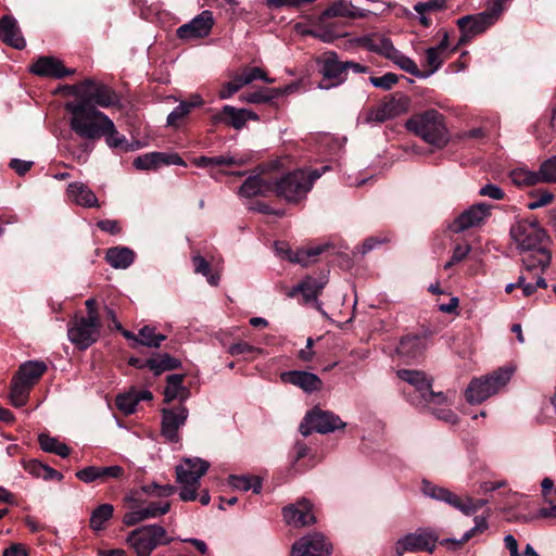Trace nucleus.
<instances>
[{"mask_svg":"<svg viewBox=\"0 0 556 556\" xmlns=\"http://www.w3.org/2000/svg\"><path fill=\"white\" fill-rule=\"evenodd\" d=\"M70 93L78 100L68 102L66 110L72 114L71 127L75 134L85 139H114L116 129L114 123L94 105L101 108L114 106L119 99L109 86L85 79L68 87Z\"/></svg>","mask_w":556,"mask_h":556,"instance_id":"obj_1","label":"nucleus"},{"mask_svg":"<svg viewBox=\"0 0 556 556\" xmlns=\"http://www.w3.org/2000/svg\"><path fill=\"white\" fill-rule=\"evenodd\" d=\"M510 237L516 243L521 262L527 270L548 267L552 254L543 247L544 229L535 219H521L510 227Z\"/></svg>","mask_w":556,"mask_h":556,"instance_id":"obj_2","label":"nucleus"},{"mask_svg":"<svg viewBox=\"0 0 556 556\" xmlns=\"http://www.w3.org/2000/svg\"><path fill=\"white\" fill-rule=\"evenodd\" d=\"M328 169L329 166H323L321 168L291 172L273 184V192L288 202H298L306 197L313 184Z\"/></svg>","mask_w":556,"mask_h":556,"instance_id":"obj_3","label":"nucleus"},{"mask_svg":"<svg viewBox=\"0 0 556 556\" xmlns=\"http://www.w3.org/2000/svg\"><path fill=\"white\" fill-rule=\"evenodd\" d=\"M514 372L511 367H502L490 375L473 378L465 391V397L470 404H480L496 394L510 380Z\"/></svg>","mask_w":556,"mask_h":556,"instance_id":"obj_4","label":"nucleus"},{"mask_svg":"<svg viewBox=\"0 0 556 556\" xmlns=\"http://www.w3.org/2000/svg\"><path fill=\"white\" fill-rule=\"evenodd\" d=\"M397 377L412 388L408 394L414 405H443L447 402L444 393L431 390V380L422 371L401 369L397 371Z\"/></svg>","mask_w":556,"mask_h":556,"instance_id":"obj_5","label":"nucleus"},{"mask_svg":"<svg viewBox=\"0 0 556 556\" xmlns=\"http://www.w3.org/2000/svg\"><path fill=\"white\" fill-rule=\"evenodd\" d=\"M173 541L167 535L164 527L160 525H149L132 530L128 538V544L134 548L137 556H150L160 545H167Z\"/></svg>","mask_w":556,"mask_h":556,"instance_id":"obj_6","label":"nucleus"},{"mask_svg":"<svg viewBox=\"0 0 556 556\" xmlns=\"http://www.w3.org/2000/svg\"><path fill=\"white\" fill-rule=\"evenodd\" d=\"M505 0H493L491 7L485 11L475 14L466 15L457 21V25L462 31L459 43H464L472 37L483 33L488 27L493 25L504 8L503 3Z\"/></svg>","mask_w":556,"mask_h":556,"instance_id":"obj_7","label":"nucleus"},{"mask_svg":"<svg viewBox=\"0 0 556 556\" xmlns=\"http://www.w3.org/2000/svg\"><path fill=\"white\" fill-rule=\"evenodd\" d=\"M405 127L421 139H440L445 131L443 116L437 110L413 115L406 121Z\"/></svg>","mask_w":556,"mask_h":556,"instance_id":"obj_8","label":"nucleus"},{"mask_svg":"<svg viewBox=\"0 0 556 556\" xmlns=\"http://www.w3.org/2000/svg\"><path fill=\"white\" fill-rule=\"evenodd\" d=\"M345 426V422L334 413L315 407L305 415L300 424L299 431L302 435L308 437L313 431L326 434Z\"/></svg>","mask_w":556,"mask_h":556,"instance_id":"obj_9","label":"nucleus"},{"mask_svg":"<svg viewBox=\"0 0 556 556\" xmlns=\"http://www.w3.org/2000/svg\"><path fill=\"white\" fill-rule=\"evenodd\" d=\"M511 180L517 186H534L538 184L556 182V155L543 161L538 170L515 169L510 174Z\"/></svg>","mask_w":556,"mask_h":556,"instance_id":"obj_10","label":"nucleus"},{"mask_svg":"<svg viewBox=\"0 0 556 556\" xmlns=\"http://www.w3.org/2000/svg\"><path fill=\"white\" fill-rule=\"evenodd\" d=\"M408 105L409 99L405 94L394 93L377 106L369 109L365 113L364 122L367 124L386 122L405 113L408 110Z\"/></svg>","mask_w":556,"mask_h":556,"instance_id":"obj_11","label":"nucleus"},{"mask_svg":"<svg viewBox=\"0 0 556 556\" xmlns=\"http://www.w3.org/2000/svg\"><path fill=\"white\" fill-rule=\"evenodd\" d=\"M67 336L70 341L80 350L92 345L100 336V321L85 317H76L68 325Z\"/></svg>","mask_w":556,"mask_h":556,"instance_id":"obj_12","label":"nucleus"},{"mask_svg":"<svg viewBox=\"0 0 556 556\" xmlns=\"http://www.w3.org/2000/svg\"><path fill=\"white\" fill-rule=\"evenodd\" d=\"M438 536L428 530H418L408 533L395 543V554L402 556L404 553L429 552L435 548Z\"/></svg>","mask_w":556,"mask_h":556,"instance_id":"obj_13","label":"nucleus"},{"mask_svg":"<svg viewBox=\"0 0 556 556\" xmlns=\"http://www.w3.org/2000/svg\"><path fill=\"white\" fill-rule=\"evenodd\" d=\"M189 412L184 405L162 409V435L169 442L180 440L178 430L185 425Z\"/></svg>","mask_w":556,"mask_h":556,"instance_id":"obj_14","label":"nucleus"},{"mask_svg":"<svg viewBox=\"0 0 556 556\" xmlns=\"http://www.w3.org/2000/svg\"><path fill=\"white\" fill-rule=\"evenodd\" d=\"M331 544L321 533H312L295 541L291 548V556H328Z\"/></svg>","mask_w":556,"mask_h":556,"instance_id":"obj_15","label":"nucleus"},{"mask_svg":"<svg viewBox=\"0 0 556 556\" xmlns=\"http://www.w3.org/2000/svg\"><path fill=\"white\" fill-rule=\"evenodd\" d=\"M255 79H261L267 84L275 81L274 78H269L260 67H245L240 75L235 76L232 80L222 87L218 96L220 99H229L242 87L250 85Z\"/></svg>","mask_w":556,"mask_h":556,"instance_id":"obj_16","label":"nucleus"},{"mask_svg":"<svg viewBox=\"0 0 556 556\" xmlns=\"http://www.w3.org/2000/svg\"><path fill=\"white\" fill-rule=\"evenodd\" d=\"M214 25V18L211 11H203L189 23L178 27L177 36L180 39L189 40L206 37Z\"/></svg>","mask_w":556,"mask_h":556,"instance_id":"obj_17","label":"nucleus"},{"mask_svg":"<svg viewBox=\"0 0 556 556\" xmlns=\"http://www.w3.org/2000/svg\"><path fill=\"white\" fill-rule=\"evenodd\" d=\"M323 74L325 79H333L332 84L320 83V88L329 89L342 84L348 76L345 61H341L336 52H326L323 59Z\"/></svg>","mask_w":556,"mask_h":556,"instance_id":"obj_18","label":"nucleus"},{"mask_svg":"<svg viewBox=\"0 0 556 556\" xmlns=\"http://www.w3.org/2000/svg\"><path fill=\"white\" fill-rule=\"evenodd\" d=\"M309 501L303 498L289 507L283 508V518L293 527H305L316 522Z\"/></svg>","mask_w":556,"mask_h":556,"instance_id":"obj_19","label":"nucleus"},{"mask_svg":"<svg viewBox=\"0 0 556 556\" xmlns=\"http://www.w3.org/2000/svg\"><path fill=\"white\" fill-rule=\"evenodd\" d=\"M170 509L169 502H151L146 507L135 509L126 513L123 517V522L128 526H135L147 519L157 518L167 514Z\"/></svg>","mask_w":556,"mask_h":556,"instance_id":"obj_20","label":"nucleus"},{"mask_svg":"<svg viewBox=\"0 0 556 556\" xmlns=\"http://www.w3.org/2000/svg\"><path fill=\"white\" fill-rule=\"evenodd\" d=\"M427 349V339L424 336L408 334L400 340L396 354L403 362L418 361Z\"/></svg>","mask_w":556,"mask_h":556,"instance_id":"obj_21","label":"nucleus"},{"mask_svg":"<svg viewBox=\"0 0 556 556\" xmlns=\"http://www.w3.org/2000/svg\"><path fill=\"white\" fill-rule=\"evenodd\" d=\"M210 465L201 458H186L176 467V479L178 483H199L200 478L205 475Z\"/></svg>","mask_w":556,"mask_h":556,"instance_id":"obj_22","label":"nucleus"},{"mask_svg":"<svg viewBox=\"0 0 556 556\" xmlns=\"http://www.w3.org/2000/svg\"><path fill=\"white\" fill-rule=\"evenodd\" d=\"M448 35L444 33L443 38L435 47H430L425 52L424 66L427 68L420 71V78H428L433 75L443 64L448 49Z\"/></svg>","mask_w":556,"mask_h":556,"instance_id":"obj_23","label":"nucleus"},{"mask_svg":"<svg viewBox=\"0 0 556 556\" xmlns=\"http://www.w3.org/2000/svg\"><path fill=\"white\" fill-rule=\"evenodd\" d=\"M490 215V205L479 203L463 212L452 225L455 232H462L471 227L478 226Z\"/></svg>","mask_w":556,"mask_h":556,"instance_id":"obj_24","label":"nucleus"},{"mask_svg":"<svg viewBox=\"0 0 556 556\" xmlns=\"http://www.w3.org/2000/svg\"><path fill=\"white\" fill-rule=\"evenodd\" d=\"M124 473V468L118 465L109 467L88 466L78 470L76 477L85 483H91L97 480L105 482L109 479H121Z\"/></svg>","mask_w":556,"mask_h":556,"instance_id":"obj_25","label":"nucleus"},{"mask_svg":"<svg viewBox=\"0 0 556 556\" xmlns=\"http://www.w3.org/2000/svg\"><path fill=\"white\" fill-rule=\"evenodd\" d=\"M30 71L38 76L56 79L74 73V70L66 68L60 60L53 56H40L31 65Z\"/></svg>","mask_w":556,"mask_h":556,"instance_id":"obj_26","label":"nucleus"},{"mask_svg":"<svg viewBox=\"0 0 556 556\" xmlns=\"http://www.w3.org/2000/svg\"><path fill=\"white\" fill-rule=\"evenodd\" d=\"M186 165L176 153L151 152L134 160V166L138 169H155L161 165Z\"/></svg>","mask_w":556,"mask_h":556,"instance_id":"obj_27","label":"nucleus"},{"mask_svg":"<svg viewBox=\"0 0 556 556\" xmlns=\"http://www.w3.org/2000/svg\"><path fill=\"white\" fill-rule=\"evenodd\" d=\"M447 141H403L399 149L408 157H428L441 152Z\"/></svg>","mask_w":556,"mask_h":556,"instance_id":"obj_28","label":"nucleus"},{"mask_svg":"<svg viewBox=\"0 0 556 556\" xmlns=\"http://www.w3.org/2000/svg\"><path fill=\"white\" fill-rule=\"evenodd\" d=\"M0 39L14 49L22 50L26 46L17 21L12 15H4L0 20Z\"/></svg>","mask_w":556,"mask_h":556,"instance_id":"obj_29","label":"nucleus"},{"mask_svg":"<svg viewBox=\"0 0 556 556\" xmlns=\"http://www.w3.org/2000/svg\"><path fill=\"white\" fill-rule=\"evenodd\" d=\"M281 379L285 382H289L301 388L307 393L319 391L323 388V381L317 375L307 371H287L281 375Z\"/></svg>","mask_w":556,"mask_h":556,"instance_id":"obj_30","label":"nucleus"},{"mask_svg":"<svg viewBox=\"0 0 556 556\" xmlns=\"http://www.w3.org/2000/svg\"><path fill=\"white\" fill-rule=\"evenodd\" d=\"M68 199L84 207H99V201L94 192L85 184L76 181L67 186Z\"/></svg>","mask_w":556,"mask_h":556,"instance_id":"obj_31","label":"nucleus"},{"mask_svg":"<svg viewBox=\"0 0 556 556\" xmlns=\"http://www.w3.org/2000/svg\"><path fill=\"white\" fill-rule=\"evenodd\" d=\"M203 104L200 94H192L190 100L181 101L167 116V126L178 127L182 124L184 119L194 109Z\"/></svg>","mask_w":556,"mask_h":556,"instance_id":"obj_32","label":"nucleus"},{"mask_svg":"<svg viewBox=\"0 0 556 556\" xmlns=\"http://www.w3.org/2000/svg\"><path fill=\"white\" fill-rule=\"evenodd\" d=\"M325 283L321 281H318L317 279L313 277H306L303 279L300 283L294 286L287 295L289 298H294L299 293L303 295L304 302L308 303L311 301L317 300L318 294L323 290Z\"/></svg>","mask_w":556,"mask_h":556,"instance_id":"obj_33","label":"nucleus"},{"mask_svg":"<svg viewBox=\"0 0 556 556\" xmlns=\"http://www.w3.org/2000/svg\"><path fill=\"white\" fill-rule=\"evenodd\" d=\"M274 191V186L270 181L262 176H250L240 187L239 193L242 197L267 195Z\"/></svg>","mask_w":556,"mask_h":556,"instance_id":"obj_34","label":"nucleus"},{"mask_svg":"<svg viewBox=\"0 0 556 556\" xmlns=\"http://www.w3.org/2000/svg\"><path fill=\"white\" fill-rule=\"evenodd\" d=\"M258 118L257 114L247 109H236L230 105H225L222 111V119L236 129L242 128L247 121Z\"/></svg>","mask_w":556,"mask_h":556,"instance_id":"obj_35","label":"nucleus"},{"mask_svg":"<svg viewBox=\"0 0 556 556\" xmlns=\"http://www.w3.org/2000/svg\"><path fill=\"white\" fill-rule=\"evenodd\" d=\"M46 370L47 365L43 362L28 361L20 366L14 377L33 387Z\"/></svg>","mask_w":556,"mask_h":556,"instance_id":"obj_36","label":"nucleus"},{"mask_svg":"<svg viewBox=\"0 0 556 556\" xmlns=\"http://www.w3.org/2000/svg\"><path fill=\"white\" fill-rule=\"evenodd\" d=\"M105 260L112 267L125 269L134 263L135 253L126 247L110 248L106 251Z\"/></svg>","mask_w":556,"mask_h":556,"instance_id":"obj_37","label":"nucleus"},{"mask_svg":"<svg viewBox=\"0 0 556 556\" xmlns=\"http://www.w3.org/2000/svg\"><path fill=\"white\" fill-rule=\"evenodd\" d=\"M475 523V527L466 531L460 540L444 539L440 542V544L446 546L448 549L455 551L477 534L484 532L489 527L484 517H476Z\"/></svg>","mask_w":556,"mask_h":556,"instance_id":"obj_38","label":"nucleus"},{"mask_svg":"<svg viewBox=\"0 0 556 556\" xmlns=\"http://www.w3.org/2000/svg\"><path fill=\"white\" fill-rule=\"evenodd\" d=\"M357 43L362 47H365L369 51L379 53L383 56L389 52V47L392 46V41L390 38L379 35V34H370L362 36L357 39Z\"/></svg>","mask_w":556,"mask_h":556,"instance_id":"obj_39","label":"nucleus"},{"mask_svg":"<svg viewBox=\"0 0 556 556\" xmlns=\"http://www.w3.org/2000/svg\"><path fill=\"white\" fill-rule=\"evenodd\" d=\"M387 59L396 64L401 70L420 78V70L417 64L407 55L399 51L393 45L389 47V52L386 55Z\"/></svg>","mask_w":556,"mask_h":556,"instance_id":"obj_40","label":"nucleus"},{"mask_svg":"<svg viewBox=\"0 0 556 556\" xmlns=\"http://www.w3.org/2000/svg\"><path fill=\"white\" fill-rule=\"evenodd\" d=\"M149 369H151L156 376L163 371L176 369L180 366V361L172 357L169 354H159L156 357H151L146 361Z\"/></svg>","mask_w":556,"mask_h":556,"instance_id":"obj_41","label":"nucleus"},{"mask_svg":"<svg viewBox=\"0 0 556 556\" xmlns=\"http://www.w3.org/2000/svg\"><path fill=\"white\" fill-rule=\"evenodd\" d=\"M167 386L164 391L166 402L180 397L185 400L188 396V390L182 387L184 376L179 374H173L167 376Z\"/></svg>","mask_w":556,"mask_h":556,"instance_id":"obj_42","label":"nucleus"},{"mask_svg":"<svg viewBox=\"0 0 556 556\" xmlns=\"http://www.w3.org/2000/svg\"><path fill=\"white\" fill-rule=\"evenodd\" d=\"M31 387L13 377L11 382L10 401L13 406L22 407L26 404Z\"/></svg>","mask_w":556,"mask_h":556,"instance_id":"obj_43","label":"nucleus"},{"mask_svg":"<svg viewBox=\"0 0 556 556\" xmlns=\"http://www.w3.org/2000/svg\"><path fill=\"white\" fill-rule=\"evenodd\" d=\"M40 447L48 453L56 454L63 458L70 455V448L65 443L48 434L41 433L38 437Z\"/></svg>","mask_w":556,"mask_h":556,"instance_id":"obj_44","label":"nucleus"},{"mask_svg":"<svg viewBox=\"0 0 556 556\" xmlns=\"http://www.w3.org/2000/svg\"><path fill=\"white\" fill-rule=\"evenodd\" d=\"M229 484L237 490L240 491H249L252 490L253 493L257 494L261 492L262 482L257 477H248V476H230Z\"/></svg>","mask_w":556,"mask_h":556,"instance_id":"obj_45","label":"nucleus"},{"mask_svg":"<svg viewBox=\"0 0 556 556\" xmlns=\"http://www.w3.org/2000/svg\"><path fill=\"white\" fill-rule=\"evenodd\" d=\"M165 339L166 336L155 333L154 327L144 326L139 330L138 345H143L148 348H159Z\"/></svg>","mask_w":556,"mask_h":556,"instance_id":"obj_46","label":"nucleus"},{"mask_svg":"<svg viewBox=\"0 0 556 556\" xmlns=\"http://www.w3.org/2000/svg\"><path fill=\"white\" fill-rule=\"evenodd\" d=\"M114 507L111 504L99 505L91 514L90 527L91 529L99 531L103 528L105 521L112 518Z\"/></svg>","mask_w":556,"mask_h":556,"instance_id":"obj_47","label":"nucleus"},{"mask_svg":"<svg viewBox=\"0 0 556 556\" xmlns=\"http://www.w3.org/2000/svg\"><path fill=\"white\" fill-rule=\"evenodd\" d=\"M242 159H236L235 156L219 155V156H200L194 159V164L199 167L208 166H222V165H235L242 164Z\"/></svg>","mask_w":556,"mask_h":556,"instance_id":"obj_48","label":"nucleus"},{"mask_svg":"<svg viewBox=\"0 0 556 556\" xmlns=\"http://www.w3.org/2000/svg\"><path fill=\"white\" fill-rule=\"evenodd\" d=\"M242 102L248 103H269L274 101L271 88H261L253 92L243 93L240 96Z\"/></svg>","mask_w":556,"mask_h":556,"instance_id":"obj_49","label":"nucleus"},{"mask_svg":"<svg viewBox=\"0 0 556 556\" xmlns=\"http://www.w3.org/2000/svg\"><path fill=\"white\" fill-rule=\"evenodd\" d=\"M117 408L125 415H130L136 410L138 399L134 391L117 395L115 400Z\"/></svg>","mask_w":556,"mask_h":556,"instance_id":"obj_50","label":"nucleus"},{"mask_svg":"<svg viewBox=\"0 0 556 556\" xmlns=\"http://www.w3.org/2000/svg\"><path fill=\"white\" fill-rule=\"evenodd\" d=\"M141 489L146 494L155 497H168L176 491V488L172 484H160L157 482L144 484Z\"/></svg>","mask_w":556,"mask_h":556,"instance_id":"obj_51","label":"nucleus"},{"mask_svg":"<svg viewBox=\"0 0 556 556\" xmlns=\"http://www.w3.org/2000/svg\"><path fill=\"white\" fill-rule=\"evenodd\" d=\"M324 251V247H314L309 249H301L294 253L293 263L301 264L303 266H307L311 262L312 257H316L321 254Z\"/></svg>","mask_w":556,"mask_h":556,"instance_id":"obj_52","label":"nucleus"},{"mask_svg":"<svg viewBox=\"0 0 556 556\" xmlns=\"http://www.w3.org/2000/svg\"><path fill=\"white\" fill-rule=\"evenodd\" d=\"M554 194L547 190H541L532 194V200L527 204L529 210H536L549 204Z\"/></svg>","mask_w":556,"mask_h":556,"instance_id":"obj_53","label":"nucleus"},{"mask_svg":"<svg viewBox=\"0 0 556 556\" xmlns=\"http://www.w3.org/2000/svg\"><path fill=\"white\" fill-rule=\"evenodd\" d=\"M397 80V76L393 73H387L379 77L372 76L369 78V81L374 87L381 88L383 90H390Z\"/></svg>","mask_w":556,"mask_h":556,"instance_id":"obj_54","label":"nucleus"},{"mask_svg":"<svg viewBox=\"0 0 556 556\" xmlns=\"http://www.w3.org/2000/svg\"><path fill=\"white\" fill-rule=\"evenodd\" d=\"M181 485L179 497L181 501L190 502L197 498V491L200 486L199 483H179Z\"/></svg>","mask_w":556,"mask_h":556,"instance_id":"obj_55","label":"nucleus"},{"mask_svg":"<svg viewBox=\"0 0 556 556\" xmlns=\"http://www.w3.org/2000/svg\"><path fill=\"white\" fill-rule=\"evenodd\" d=\"M325 16H350L356 15L351 13L350 8L344 2L334 3L324 12Z\"/></svg>","mask_w":556,"mask_h":556,"instance_id":"obj_56","label":"nucleus"},{"mask_svg":"<svg viewBox=\"0 0 556 556\" xmlns=\"http://www.w3.org/2000/svg\"><path fill=\"white\" fill-rule=\"evenodd\" d=\"M112 150H136L146 147V141H106Z\"/></svg>","mask_w":556,"mask_h":556,"instance_id":"obj_57","label":"nucleus"},{"mask_svg":"<svg viewBox=\"0 0 556 556\" xmlns=\"http://www.w3.org/2000/svg\"><path fill=\"white\" fill-rule=\"evenodd\" d=\"M437 404H432V405H428L431 410H432V414L438 418V419H441V420H444L448 424H456L457 422V416L455 415L454 412H452L450 408H446V407H442V408H434L432 406H435Z\"/></svg>","mask_w":556,"mask_h":556,"instance_id":"obj_58","label":"nucleus"},{"mask_svg":"<svg viewBox=\"0 0 556 556\" xmlns=\"http://www.w3.org/2000/svg\"><path fill=\"white\" fill-rule=\"evenodd\" d=\"M33 165V161H24L20 159H12L9 163L10 168H12L20 176L25 175Z\"/></svg>","mask_w":556,"mask_h":556,"instance_id":"obj_59","label":"nucleus"},{"mask_svg":"<svg viewBox=\"0 0 556 556\" xmlns=\"http://www.w3.org/2000/svg\"><path fill=\"white\" fill-rule=\"evenodd\" d=\"M252 352H261V349H256L247 342L235 343L230 345L228 349V353L231 354L232 356Z\"/></svg>","mask_w":556,"mask_h":556,"instance_id":"obj_60","label":"nucleus"},{"mask_svg":"<svg viewBox=\"0 0 556 556\" xmlns=\"http://www.w3.org/2000/svg\"><path fill=\"white\" fill-rule=\"evenodd\" d=\"M480 194L483 197H489L493 200H502L504 198V191L493 184H488L480 189Z\"/></svg>","mask_w":556,"mask_h":556,"instance_id":"obj_61","label":"nucleus"},{"mask_svg":"<svg viewBox=\"0 0 556 556\" xmlns=\"http://www.w3.org/2000/svg\"><path fill=\"white\" fill-rule=\"evenodd\" d=\"M445 0H429L427 2H419L415 5V10L417 13H422V11H437L444 7Z\"/></svg>","mask_w":556,"mask_h":556,"instance_id":"obj_62","label":"nucleus"},{"mask_svg":"<svg viewBox=\"0 0 556 556\" xmlns=\"http://www.w3.org/2000/svg\"><path fill=\"white\" fill-rule=\"evenodd\" d=\"M443 502H445V503L450 504L451 506L455 507L456 509L460 510L463 514L470 513L469 509L468 510L465 509L466 498H462V497L457 496L455 493H452L451 491H448L445 494V498Z\"/></svg>","mask_w":556,"mask_h":556,"instance_id":"obj_63","label":"nucleus"},{"mask_svg":"<svg viewBox=\"0 0 556 556\" xmlns=\"http://www.w3.org/2000/svg\"><path fill=\"white\" fill-rule=\"evenodd\" d=\"M46 466L36 459H31L24 465V468L31 476L43 478Z\"/></svg>","mask_w":556,"mask_h":556,"instance_id":"obj_64","label":"nucleus"}]
</instances>
